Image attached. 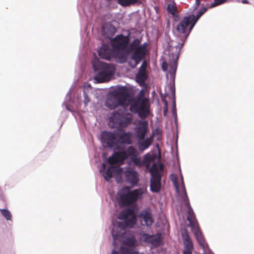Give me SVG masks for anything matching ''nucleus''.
I'll return each mask as SVG.
<instances>
[{
	"label": "nucleus",
	"instance_id": "35",
	"mask_svg": "<svg viewBox=\"0 0 254 254\" xmlns=\"http://www.w3.org/2000/svg\"><path fill=\"white\" fill-rule=\"evenodd\" d=\"M121 254H138V253L133 251L131 250L122 248L121 249Z\"/></svg>",
	"mask_w": 254,
	"mask_h": 254
},
{
	"label": "nucleus",
	"instance_id": "38",
	"mask_svg": "<svg viewBox=\"0 0 254 254\" xmlns=\"http://www.w3.org/2000/svg\"><path fill=\"white\" fill-rule=\"evenodd\" d=\"M170 89L173 93V98H174V99H173V114L174 113V112H176V103H175V89H173V87L171 86L170 87Z\"/></svg>",
	"mask_w": 254,
	"mask_h": 254
},
{
	"label": "nucleus",
	"instance_id": "45",
	"mask_svg": "<svg viewBox=\"0 0 254 254\" xmlns=\"http://www.w3.org/2000/svg\"><path fill=\"white\" fill-rule=\"evenodd\" d=\"M162 100L165 106H168V102L165 98H162Z\"/></svg>",
	"mask_w": 254,
	"mask_h": 254
},
{
	"label": "nucleus",
	"instance_id": "36",
	"mask_svg": "<svg viewBox=\"0 0 254 254\" xmlns=\"http://www.w3.org/2000/svg\"><path fill=\"white\" fill-rule=\"evenodd\" d=\"M147 64L146 60H144L142 63L141 65L139 68V71L146 72V67H147Z\"/></svg>",
	"mask_w": 254,
	"mask_h": 254
},
{
	"label": "nucleus",
	"instance_id": "13",
	"mask_svg": "<svg viewBox=\"0 0 254 254\" xmlns=\"http://www.w3.org/2000/svg\"><path fill=\"white\" fill-rule=\"evenodd\" d=\"M148 131V122L146 121H139L134 128L135 137L138 140H143Z\"/></svg>",
	"mask_w": 254,
	"mask_h": 254
},
{
	"label": "nucleus",
	"instance_id": "44",
	"mask_svg": "<svg viewBox=\"0 0 254 254\" xmlns=\"http://www.w3.org/2000/svg\"><path fill=\"white\" fill-rule=\"evenodd\" d=\"M167 112H168V106H165L164 111H163L164 116H166L167 115Z\"/></svg>",
	"mask_w": 254,
	"mask_h": 254
},
{
	"label": "nucleus",
	"instance_id": "41",
	"mask_svg": "<svg viewBox=\"0 0 254 254\" xmlns=\"http://www.w3.org/2000/svg\"><path fill=\"white\" fill-rule=\"evenodd\" d=\"M162 68L163 70L165 71H167L168 69V64L166 62H163L162 64Z\"/></svg>",
	"mask_w": 254,
	"mask_h": 254
},
{
	"label": "nucleus",
	"instance_id": "33",
	"mask_svg": "<svg viewBox=\"0 0 254 254\" xmlns=\"http://www.w3.org/2000/svg\"><path fill=\"white\" fill-rule=\"evenodd\" d=\"M108 162L111 165H115L117 163H119L114 153H113L111 156L109 157L108 159Z\"/></svg>",
	"mask_w": 254,
	"mask_h": 254
},
{
	"label": "nucleus",
	"instance_id": "39",
	"mask_svg": "<svg viewBox=\"0 0 254 254\" xmlns=\"http://www.w3.org/2000/svg\"><path fill=\"white\" fill-rule=\"evenodd\" d=\"M83 96H84L83 102H84L85 105L86 106L87 105V104L90 102V99L88 97V96L87 93H86L85 91H84Z\"/></svg>",
	"mask_w": 254,
	"mask_h": 254
},
{
	"label": "nucleus",
	"instance_id": "6",
	"mask_svg": "<svg viewBox=\"0 0 254 254\" xmlns=\"http://www.w3.org/2000/svg\"><path fill=\"white\" fill-rule=\"evenodd\" d=\"M128 97L127 89L125 87L119 88L112 96L108 97L105 105L111 110H114L119 106H124Z\"/></svg>",
	"mask_w": 254,
	"mask_h": 254
},
{
	"label": "nucleus",
	"instance_id": "11",
	"mask_svg": "<svg viewBox=\"0 0 254 254\" xmlns=\"http://www.w3.org/2000/svg\"><path fill=\"white\" fill-rule=\"evenodd\" d=\"M193 19V15L191 14L184 17L183 19L176 26V30L180 34H182L187 39L190 33L192 30L190 28Z\"/></svg>",
	"mask_w": 254,
	"mask_h": 254
},
{
	"label": "nucleus",
	"instance_id": "32",
	"mask_svg": "<svg viewBox=\"0 0 254 254\" xmlns=\"http://www.w3.org/2000/svg\"><path fill=\"white\" fill-rule=\"evenodd\" d=\"M202 15V12H200L199 11L197 14L196 15V16H194L193 15V19L192 20V23L190 26V30H192L194 26L195 23L197 21V20L199 19V18L201 17V16Z\"/></svg>",
	"mask_w": 254,
	"mask_h": 254
},
{
	"label": "nucleus",
	"instance_id": "23",
	"mask_svg": "<svg viewBox=\"0 0 254 254\" xmlns=\"http://www.w3.org/2000/svg\"><path fill=\"white\" fill-rule=\"evenodd\" d=\"M136 81L140 85L142 86L145 84V81L147 78L146 72L138 71L136 75Z\"/></svg>",
	"mask_w": 254,
	"mask_h": 254
},
{
	"label": "nucleus",
	"instance_id": "4",
	"mask_svg": "<svg viewBox=\"0 0 254 254\" xmlns=\"http://www.w3.org/2000/svg\"><path fill=\"white\" fill-rule=\"evenodd\" d=\"M93 67L95 71H98L94 78L98 83L110 80L115 71V68L112 64L101 62L99 60L93 62Z\"/></svg>",
	"mask_w": 254,
	"mask_h": 254
},
{
	"label": "nucleus",
	"instance_id": "26",
	"mask_svg": "<svg viewBox=\"0 0 254 254\" xmlns=\"http://www.w3.org/2000/svg\"><path fill=\"white\" fill-rule=\"evenodd\" d=\"M118 3L123 6L133 5L140 1V0H117Z\"/></svg>",
	"mask_w": 254,
	"mask_h": 254
},
{
	"label": "nucleus",
	"instance_id": "46",
	"mask_svg": "<svg viewBox=\"0 0 254 254\" xmlns=\"http://www.w3.org/2000/svg\"><path fill=\"white\" fill-rule=\"evenodd\" d=\"M200 0H195V4H196V6H199V5L200 3Z\"/></svg>",
	"mask_w": 254,
	"mask_h": 254
},
{
	"label": "nucleus",
	"instance_id": "20",
	"mask_svg": "<svg viewBox=\"0 0 254 254\" xmlns=\"http://www.w3.org/2000/svg\"><path fill=\"white\" fill-rule=\"evenodd\" d=\"M193 228H194V234L199 245L202 248L204 249L205 246V240L202 235L198 226L196 225Z\"/></svg>",
	"mask_w": 254,
	"mask_h": 254
},
{
	"label": "nucleus",
	"instance_id": "30",
	"mask_svg": "<svg viewBox=\"0 0 254 254\" xmlns=\"http://www.w3.org/2000/svg\"><path fill=\"white\" fill-rule=\"evenodd\" d=\"M145 90L143 89L140 90L137 95L133 99V100L142 101L144 99H148L145 97Z\"/></svg>",
	"mask_w": 254,
	"mask_h": 254
},
{
	"label": "nucleus",
	"instance_id": "3",
	"mask_svg": "<svg viewBox=\"0 0 254 254\" xmlns=\"http://www.w3.org/2000/svg\"><path fill=\"white\" fill-rule=\"evenodd\" d=\"M143 193V190L141 188L130 190L129 187H124L118 193L119 204L122 207L128 206L141 199Z\"/></svg>",
	"mask_w": 254,
	"mask_h": 254
},
{
	"label": "nucleus",
	"instance_id": "25",
	"mask_svg": "<svg viewBox=\"0 0 254 254\" xmlns=\"http://www.w3.org/2000/svg\"><path fill=\"white\" fill-rule=\"evenodd\" d=\"M168 1H169L170 3L167 6V11L169 13L174 16L177 10L175 2L174 0H168Z\"/></svg>",
	"mask_w": 254,
	"mask_h": 254
},
{
	"label": "nucleus",
	"instance_id": "47",
	"mask_svg": "<svg viewBox=\"0 0 254 254\" xmlns=\"http://www.w3.org/2000/svg\"><path fill=\"white\" fill-rule=\"evenodd\" d=\"M242 2L243 3H245V4H248V3H249V1L247 0H242Z\"/></svg>",
	"mask_w": 254,
	"mask_h": 254
},
{
	"label": "nucleus",
	"instance_id": "37",
	"mask_svg": "<svg viewBox=\"0 0 254 254\" xmlns=\"http://www.w3.org/2000/svg\"><path fill=\"white\" fill-rule=\"evenodd\" d=\"M226 0H214V2L211 3L210 7H215L224 3Z\"/></svg>",
	"mask_w": 254,
	"mask_h": 254
},
{
	"label": "nucleus",
	"instance_id": "42",
	"mask_svg": "<svg viewBox=\"0 0 254 254\" xmlns=\"http://www.w3.org/2000/svg\"><path fill=\"white\" fill-rule=\"evenodd\" d=\"M161 133L159 129H156L155 130H154L152 132V134L151 136H153V138L156 135L159 134Z\"/></svg>",
	"mask_w": 254,
	"mask_h": 254
},
{
	"label": "nucleus",
	"instance_id": "43",
	"mask_svg": "<svg viewBox=\"0 0 254 254\" xmlns=\"http://www.w3.org/2000/svg\"><path fill=\"white\" fill-rule=\"evenodd\" d=\"M207 10V7H203L201 8V9L199 11L200 12H202V14H203Z\"/></svg>",
	"mask_w": 254,
	"mask_h": 254
},
{
	"label": "nucleus",
	"instance_id": "18",
	"mask_svg": "<svg viewBox=\"0 0 254 254\" xmlns=\"http://www.w3.org/2000/svg\"><path fill=\"white\" fill-rule=\"evenodd\" d=\"M118 144H131L132 143V137L130 132L119 133L117 132Z\"/></svg>",
	"mask_w": 254,
	"mask_h": 254
},
{
	"label": "nucleus",
	"instance_id": "21",
	"mask_svg": "<svg viewBox=\"0 0 254 254\" xmlns=\"http://www.w3.org/2000/svg\"><path fill=\"white\" fill-rule=\"evenodd\" d=\"M102 171L103 172V176L105 180L108 182L113 177V174L115 171V168L111 166L106 170L105 164L103 163Z\"/></svg>",
	"mask_w": 254,
	"mask_h": 254
},
{
	"label": "nucleus",
	"instance_id": "10",
	"mask_svg": "<svg viewBox=\"0 0 254 254\" xmlns=\"http://www.w3.org/2000/svg\"><path fill=\"white\" fill-rule=\"evenodd\" d=\"M118 173H123L125 177V181L132 187H134L139 181V174L135 169L131 167H127L124 171L122 168L117 170Z\"/></svg>",
	"mask_w": 254,
	"mask_h": 254
},
{
	"label": "nucleus",
	"instance_id": "50",
	"mask_svg": "<svg viewBox=\"0 0 254 254\" xmlns=\"http://www.w3.org/2000/svg\"><path fill=\"white\" fill-rule=\"evenodd\" d=\"M192 254V253H187V254Z\"/></svg>",
	"mask_w": 254,
	"mask_h": 254
},
{
	"label": "nucleus",
	"instance_id": "49",
	"mask_svg": "<svg viewBox=\"0 0 254 254\" xmlns=\"http://www.w3.org/2000/svg\"><path fill=\"white\" fill-rule=\"evenodd\" d=\"M159 167H160V170H161V171L163 170V165H162V164H160V165Z\"/></svg>",
	"mask_w": 254,
	"mask_h": 254
},
{
	"label": "nucleus",
	"instance_id": "22",
	"mask_svg": "<svg viewBox=\"0 0 254 254\" xmlns=\"http://www.w3.org/2000/svg\"><path fill=\"white\" fill-rule=\"evenodd\" d=\"M116 32V28L113 25H109L103 29V33L104 35L111 40V37Z\"/></svg>",
	"mask_w": 254,
	"mask_h": 254
},
{
	"label": "nucleus",
	"instance_id": "34",
	"mask_svg": "<svg viewBox=\"0 0 254 254\" xmlns=\"http://www.w3.org/2000/svg\"><path fill=\"white\" fill-rule=\"evenodd\" d=\"M2 215L8 220H11L12 216L10 212L7 209H2L1 210Z\"/></svg>",
	"mask_w": 254,
	"mask_h": 254
},
{
	"label": "nucleus",
	"instance_id": "14",
	"mask_svg": "<svg viewBox=\"0 0 254 254\" xmlns=\"http://www.w3.org/2000/svg\"><path fill=\"white\" fill-rule=\"evenodd\" d=\"M182 235L184 247L183 254L192 253L193 244L189 236V232L185 230L182 232Z\"/></svg>",
	"mask_w": 254,
	"mask_h": 254
},
{
	"label": "nucleus",
	"instance_id": "48",
	"mask_svg": "<svg viewBox=\"0 0 254 254\" xmlns=\"http://www.w3.org/2000/svg\"><path fill=\"white\" fill-rule=\"evenodd\" d=\"M112 254H119V253L117 251L114 250L112 252Z\"/></svg>",
	"mask_w": 254,
	"mask_h": 254
},
{
	"label": "nucleus",
	"instance_id": "40",
	"mask_svg": "<svg viewBox=\"0 0 254 254\" xmlns=\"http://www.w3.org/2000/svg\"><path fill=\"white\" fill-rule=\"evenodd\" d=\"M185 196H186V197L184 200L185 202V205L187 207V208H188L189 207H190L191 206H190V203L189 202V198H188V196L187 195L186 190H185Z\"/></svg>",
	"mask_w": 254,
	"mask_h": 254
},
{
	"label": "nucleus",
	"instance_id": "29",
	"mask_svg": "<svg viewBox=\"0 0 254 254\" xmlns=\"http://www.w3.org/2000/svg\"><path fill=\"white\" fill-rule=\"evenodd\" d=\"M130 161L133 163V164L138 167H141L144 165V162L141 160V159L138 155L130 157Z\"/></svg>",
	"mask_w": 254,
	"mask_h": 254
},
{
	"label": "nucleus",
	"instance_id": "8",
	"mask_svg": "<svg viewBox=\"0 0 254 254\" xmlns=\"http://www.w3.org/2000/svg\"><path fill=\"white\" fill-rule=\"evenodd\" d=\"M111 45L113 50L116 52L124 53L126 52L128 45L129 38L128 36H124L121 34L111 39ZM121 54L120 53L119 56ZM119 56H118L119 57Z\"/></svg>",
	"mask_w": 254,
	"mask_h": 254
},
{
	"label": "nucleus",
	"instance_id": "15",
	"mask_svg": "<svg viewBox=\"0 0 254 254\" xmlns=\"http://www.w3.org/2000/svg\"><path fill=\"white\" fill-rule=\"evenodd\" d=\"M105 142L109 147H115L118 145L117 132H105L103 135Z\"/></svg>",
	"mask_w": 254,
	"mask_h": 254
},
{
	"label": "nucleus",
	"instance_id": "24",
	"mask_svg": "<svg viewBox=\"0 0 254 254\" xmlns=\"http://www.w3.org/2000/svg\"><path fill=\"white\" fill-rule=\"evenodd\" d=\"M119 163H123L127 158V154L126 151L123 150L114 153Z\"/></svg>",
	"mask_w": 254,
	"mask_h": 254
},
{
	"label": "nucleus",
	"instance_id": "12",
	"mask_svg": "<svg viewBox=\"0 0 254 254\" xmlns=\"http://www.w3.org/2000/svg\"><path fill=\"white\" fill-rule=\"evenodd\" d=\"M138 218L143 226L150 227L154 222L152 210L148 207L142 209L139 212Z\"/></svg>",
	"mask_w": 254,
	"mask_h": 254
},
{
	"label": "nucleus",
	"instance_id": "28",
	"mask_svg": "<svg viewBox=\"0 0 254 254\" xmlns=\"http://www.w3.org/2000/svg\"><path fill=\"white\" fill-rule=\"evenodd\" d=\"M126 151L127 153V157L130 156V157H133L138 155L137 149L132 146L128 147Z\"/></svg>",
	"mask_w": 254,
	"mask_h": 254
},
{
	"label": "nucleus",
	"instance_id": "1",
	"mask_svg": "<svg viewBox=\"0 0 254 254\" xmlns=\"http://www.w3.org/2000/svg\"><path fill=\"white\" fill-rule=\"evenodd\" d=\"M118 219L124 220L125 224L123 225L121 223H119L118 227H113L112 236L115 241L123 239L125 235L124 229L131 228L136 222V214L133 209L130 208L122 211L119 214Z\"/></svg>",
	"mask_w": 254,
	"mask_h": 254
},
{
	"label": "nucleus",
	"instance_id": "19",
	"mask_svg": "<svg viewBox=\"0 0 254 254\" xmlns=\"http://www.w3.org/2000/svg\"><path fill=\"white\" fill-rule=\"evenodd\" d=\"M153 141V136L147 137L143 140H138L137 145L140 151H143L151 144Z\"/></svg>",
	"mask_w": 254,
	"mask_h": 254
},
{
	"label": "nucleus",
	"instance_id": "31",
	"mask_svg": "<svg viewBox=\"0 0 254 254\" xmlns=\"http://www.w3.org/2000/svg\"><path fill=\"white\" fill-rule=\"evenodd\" d=\"M124 243L127 246L133 247L135 244V240L134 237H130L126 239Z\"/></svg>",
	"mask_w": 254,
	"mask_h": 254
},
{
	"label": "nucleus",
	"instance_id": "16",
	"mask_svg": "<svg viewBox=\"0 0 254 254\" xmlns=\"http://www.w3.org/2000/svg\"><path fill=\"white\" fill-rule=\"evenodd\" d=\"M98 55L101 59L110 60L113 57V51L106 44H103L98 51Z\"/></svg>",
	"mask_w": 254,
	"mask_h": 254
},
{
	"label": "nucleus",
	"instance_id": "17",
	"mask_svg": "<svg viewBox=\"0 0 254 254\" xmlns=\"http://www.w3.org/2000/svg\"><path fill=\"white\" fill-rule=\"evenodd\" d=\"M144 241L151 244L153 247H158L160 245L161 235L160 234L149 235L144 234L142 236Z\"/></svg>",
	"mask_w": 254,
	"mask_h": 254
},
{
	"label": "nucleus",
	"instance_id": "51",
	"mask_svg": "<svg viewBox=\"0 0 254 254\" xmlns=\"http://www.w3.org/2000/svg\"><path fill=\"white\" fill-rule=\"evenodd\" d=\"M183 46V43H182L181 45V47H182Z\"/></svg>",
	"mask_w": 254,
	"mask_h": 254
},
{
	"label": "nucleus",
	"instance_id": "2",
	"mask_svg": "<svg viewBox=\"0 0 254 254\" xmlns=\"http://www.w3.org/2000/svg\"><path fill=\"white\" fill-rule=\"evenodd\" d=\"M140 42L139 39H135L129 44L128 48L127 49L126 52L121 54L119 57V59L122 63L126 62L127 55L132 51L131 59L135 62L134 65L132 66L133 68L135 67L145 58L147 53L148 44L144 43L140 45Z\"/></svg>",
	"mask_w": 254,
	"mask_h": 254
},
{
	"label": "nucleus",
	"instance_id": "5",
	"mask_svg": "<svg viewBox=\"0 0 254 254\" xmlns=\"http://www.w3.org/2000/svg\"><path fill=\"white\" fill-rule=\"evenodd\" d=\"M132 121V115L127 112L123 107L114 111L109 118V122L112 127L125 128Z\"/></svg>",
	"mask_w": 254,
	"mask_h": 254
},
{
	"label": "nucleus",
	"instance_id": "27",
	"mask_svg": "<svg viewBox=\"0 0 254 254\" xmlns=\"http://www.w3.org/2000/svg\"><path fill=\"white\" fill-rule=\"evenodd\" d=\"M188 220L189 221L190 226L192 228L195 227V222H193L192 220V218L194 215V213L193 210L191 207L188 208Z\"/></svg>",
	"mask_w": 254,
	"mask_h": 254
},
{
	"label": "nucleus",
	"instance_id": "9",
	"mask_svg": "<svg viewBox=\"0 0 254 254\" xmlns=\"http://www.w3.org/2000/svg\"><path fill=\"white\" fill-rule=\"evenodd\" d=\"M150 190L153 192H158L161 190V174L157 166L154 164L150 169Z\"/></svg>",
	"mask_w": 254,
	"mask_h": 254
},
{
	"label": "nucleus",
	"instance_id": "7",
	"mask_svg": "<svg viewBox=\"0 0 254 254\" xmlns=\"http://www.w3.org/2000/svg\"><path fill=\"white\" fill-rule=\"evenodd\" d=\"M129 110L134 114H137L141 119H145L150 112L149 99L142 101L132 99L129 107Z\"/></svg>",
	"mask_w": 254,
	"mask_h": 254
}]
</instances>
